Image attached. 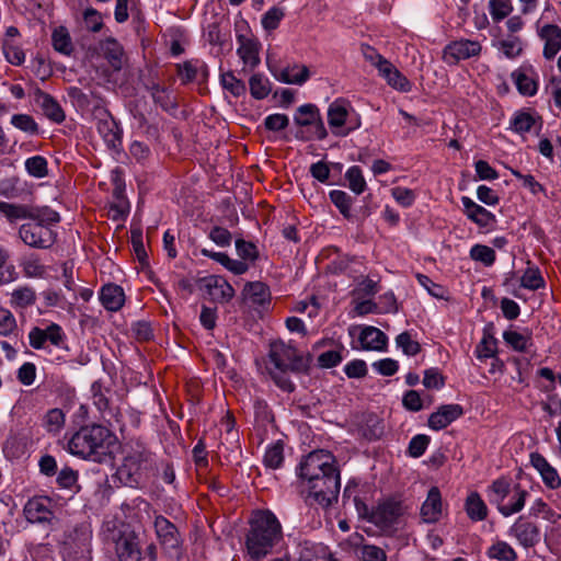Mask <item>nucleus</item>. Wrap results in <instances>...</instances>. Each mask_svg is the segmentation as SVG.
<instances>
[{
	"label": "nucleus",
	"mask_w": 561,
	"mask_h": 561,
	"mask_svg": "<svg viewBox=\"0 0 561 561\" xmlns=\"http://www.w3.org/2000/svg\"><path fill=\"white\" fill-rule=\"evenodd\" d=\"M119 447L116 434L100 424L80 427L68 442L70 454L100 463L112 460Z\"/></svg>",
	"instance_id": "1"
},
{
	"label": "nucleus",
	"mask_w": 561,
	"mask_h": 561,
	"mask_svg": "<svg viewBox=\"0 0 561 561\" xmlns=\"http://www.w3.org/2000/svg\"><path fill=\"white\" fill-rule=\"evenodd\" d=\"M249 526L244 545L252 559L265 558L283 538L282 525L271 511L253 512Z\"/></svg>",
	"instance_id": "2"
},
{
	"label": "nucleus",
	"mask_w": 561,
	"mask_h": 561,
	"mask_svg": "<svg viewBox=\"0 0 561 561\" xmlns=\"http://www.w3.org/2000/svg\"><path fill=\"white\" fill-rule=\"evenodd\" d=\"M486 495L490 503L507 517L524 508L528 492L519 484L512 485L508 478L501 477L488 486Z\"/></svg>",
	"instance_id": "3"
},
{
	"label": "nucleus",
	"mask_w": 561,
	"mask_h": 561,
	"mask_svg": "<svg viewBox=\"0 0 561 561\" xmlns=\"http://www.w3.org/2000/svg\"><path fill=\"white\" fill-rule=\"evenodd\" d=\"M59 220L60 216L57 211L45 209L38 217L23 224L19 229V236L30 247L48 249L56 241L57 234L53 226Z\"/></svg>",
	"instance_id": "4"
},
{
	"label": "nucleus",
	"mask_w": 561,
	"mask_h": 561,
	"mask_svg": "<svg viewBox=\"0 0 561 561\" xmlns=\"http://www.w3.org/2000/svg\"><path fill=\"white\" fill-rule=\"evenodd\" d=\"M340 472L333 454L324 449L309 453L297 468L299 484L324 478L331 473Z\"/></svg>",
	"instance_id": "5"
},
{
	"label": "nucleus",
	"mask_w": 561,
	"mask_h": 561,
	"mask_svg": "<svg viewBox=\"0 0 561 561\" xmlns=\"http://www.w3.org/2000/svg\"><path fill=\"white\" fill-rule=\"evenodd\" d=\"M328 124L336 136H347L362 126L360 115L345 98L335 99L328 107Z\"/></svg>",
	"instance_id": "6"
},
{
	"label": "nucleus",
	"mask_w": 561,
	"mask_h": 561,
	"mask_svg": "<svg viewBox=\"0 0 561 561\" xmlns=\"http://www.w3.org/2000/svg\"><path fill=\"white\" fill-rule=\"evenodd\" d=\"M300 488L307 502L327 507L337 500L341 488L340 472L300 484Z\"/></svg>",
	"instance_id": "7"
},
{
	"label": "nucleus",
	"mask_w": 561,
	"mask_h": 561,
	"mask_svg": "<svg viewBox=\"0 0 561 561\" xmlns=\"http://www.w3.org/2000/svg\"><path fill=\"white\" fill-rule=\"evenodd\" d=\"M510 78L522 96L533 98L539 91L540 76L536 67L529 61L522 62L511 72Z\"/></svg>",
	"instance_id": "8"
},
{
	"label": "nucleus",
	"mask_w": 561,
	"mask_h": 561,
	"mask_svg": "<svg viewBox=\"0 0 561 561\" xmlns=\"http://www.w3.org/2000/svg\"><path fill=\"white\" fill-rule=\"evenodd\" d=\"M294 122L297 126L307 127L312 131V135H301L300 138L304 140L312 138L321 140L328 135L319 110L313 104H304L299 106L294 115Z\"/></svg>",
	"instance_id": "9"
},
{
	"label": "nucleus",
	"mask_w": 561,
	"mask_h": 561,
	"mask_svg": "<svg viewBox=\"0 0 561 561\" xmlns=\"http://www.w3.org/2000/svg\"><path fill=\"white\" fill-rule=\"evenodd\" d=\"M348 333L353 337H357L358 346L355 350L385 352L388 346L387 335L376 327L358 325L352 327Z\"/></svg>",
	"instance_id": "10"
},
{
	"label": "nucleus",
	"mask_w": 561,
	"mask_h": 561,
	"mask_svg": "<svg viewBox=\"0 0 561 561\" xmlns=\"http://www.w3.org/2000/svg\"><path fill=\"white\" fill-rule=\"evenodd\" d=\"M270 359L282 373L298 370L302 366V357L298 351L282 341L271 344Z\"/></svg>",
	"instance_id": "11"
},
{
	"label": "nucleus",
	"mask_w": 561,
	"mask_h": 561,
	"mask_svg": "<svg viewBox=\"0 0 561 561\" xmlns=\"http://www.w3.org/2000/svg\"><path fill=\"white\" fill-rule=\"evenodd\" d=\"M481 50L480 42L461 38L446 45L443 50V59L448 65H456L461 60L479 56Z\"/></svg>",
	"instance_id": "12"
},
{
	"label": "nucleus",
	"mask_w": 561,
	"mask_h": 561,
	"mask_svg": "<svg viewBox=\"0 0 561 561\" xmlns=\"http://www.w3.org/2000/svg\"><path fill=\"white\" fill-rule=\"evenodd\" d=\"M461 204L466 217L470 221H472L477 227H479L482 231L490 232L495 229L497 225V219L493 213H491L483 206L477 204L469 196H462Z\"/></svg>",
	"instance_id": "13"
},
{
	"label": "nucleus",
	"mask_w": 561,
	"mask_h": 561,
	"mask_svg": "<svg viewBox=\"0 0 561 561\" xmlns=\"http://www.w3.org/2000/svg\"><path fill=\"white\" fill-rule=\"evenodd\" d=\"M404 510L400 502L388 500L379 503L370 513V522L383 530L392 528L399 523Z\"/></svg>",
	"instance_id": "14"
},
{
	"label": "nucleus",
	"mask_w": 561,
	"mask_h": 561,
	"mask_svg": "<svg viewBox=\"0 0 561 561\" xmlns=\"http://www.w3.org/2000/svg\"><path fill=\"white\" fill-rule=\"evenodd\" d=\"M529 463L541 478L543 485L549 490L561 488V476L549 460L538 451L530 453Z\"/></svg>",
	"instance_id": "15"
},
{
	"label": "nucleus",
	"mask_w": 561,
	"mask_h": 561,
	"mask_svg": "<svg viewBox=\"0 0 561 561\" xmlns=\"http://www.w3.org/2000/svg\"><path fill=\"white\" fill-rule=\"evenodd\" d=\"M268 70L278 82L286 84L302 85L310 78L309 68L301 64H293L285 67L268 65Z\"/></svg>",
	"instance_id": "16"
},
{
	"label": "nucleus",
	"mask_w": 561,
	"mask_h": 561,
	"mask_svg": "<svg viewBox=\"0 0 561 561\" xmlns=\"http://www.w3.org/2000/svg\"><path fill=\"white\" fill-rule=\"evenodd\" d=\"M237 55L242 60L243 66L249 69L257 67L261 61L260 42L251 34H239L237 36Z\"/></svg>",
	"instance_id": "17"
},
{
	"label": "nucleus",
	"mask_w": 561,
	"mask_h": 561,
	"mask_svg": "<svg viewBox=\"0 0 561 561\" xmlns=\"http://www.w3.org/2000/svg\"><path fill=\"white\" fill-rule=\"evenodd\" d=\"M462 414L463 409L460 404H443L438 407L436 411L431 413L427 420V426L433 431L444 430L458 420Z\"/></svg>",
	"instance_id": "18"
},
{
	"label": "nucleus",
	"mask_w": 561,
	"mask_h": 561,
	"mask_svg": "<svg viewBox=\"0 0 561 561\" xmlns=\"http://www.w3.org/2000/svg\"><path fill=\"white\" fill-rule=\"evenodd\" d=\"M145 462L146 455L142 450L137 449L126 453L117 473L121 478H126L128 483H137Z\"/></svg>",
	"instance_id": "19"
},
{
	"label": "nucleus",
	"mask_w": 561,
	"mask_h": 561,
	"mask_svg": "<svg viewBox=\"0 0 561 561\" xmlns=\"http://www.w3.org/2000/svg\"><path fill=\"white\" fill-rule=\"evenodd\" d=\"M115 552L119 561H139L138 538L134 531H124L115 539Z\"/></svg>",
	"instance_id": "20"
},
{
	"label": "nucleus",
	"mask_w": 561,
	"mask_h": 561,
	"mask_svg": "<svg viewBox=\"0 0 561 561\" xmlns=\"http://www.w3.org/2000/svg\"><path fill=\"white\" fill-rule=\"evenodd\" d=\"M538 36L543 42L542 55L550 60L561 50V28L556 24L538 26Z\"/></svg>",
	"instance_id": "21"
},
{
	"label": "nucleus",
	"mask_w": 561,
	"mask_h": 561,
	"mask_svg": "<svg viewBox=\"0 0 561 561\" xmlns=\"http://www.w3.org/2000/svg\"><path fill=\"white\" fill-rule=\"evenodd\" d=\"M204 287L214 301H229L234 296L233 287L219 275H210L203 279Z\"/></svg>",
	"instance_id": "22"
},
{
	"label": "nucleus",
	"mask_w": 561,
	"mask_h": 561,
	"mask_svg": "<svg viewBox=\"0 0 561 561\" xmlns=\"http://www.w3.org/2000/svg\"><path fill=\"white\" fill-rule=\"evenodd\" d=\"M443 515V499L437 486H432L421 506V517L425 523H436Z\"/></svg>",
	"instance_id": "23"
},
{
	"label": "nucleus",
	"mask_w": 561,
	"mask_h": 561,
	"mask_svg": "<svg viewBox=\"0 0 561 561\" xmlns=\"http://www.w3.org/2000/svg\"><path fill=\"white\" fill-rule=\"evenodd\" d=\"M154 529L160 543L165 549H178L180 545L176 527L165 517L157 516L154 519Z\"/></svg>",
	"instance_id": "24"
},
{
	"label": "nucleus",
	"mask_w": 561,
	"mask_h": 561,
	"mask_svg": "<svg viewBox=\"0 0 561 561\" xmlns=\"http://www.w3.org/2000/svg\"><path fill=\"white\" fill-rule=\"evenodd\" d=\"M244 299L254 307L265 309L271 302L270 288L262 282L248 283L243 289Z\"/></svg>",
	"instance_id": "25"
},
{
	"label": "nucleus",
	"mask_w": 561,
	"mask_h": 561,
	"mask_svg": "<svg viewBox=\"0 0 561 561\" xmlns=\"http://www.w3.org/2000/svg\"><path fill=\"white\" fill-rule=\"evenodd\" d=\"M539 121L540 117L533 111L518 110L510 118V129L519 136H524L531 131Z\"/></svg>",
	"instance_id": "26"
},
{
	"label": "nucleus",
	"mask_w": 561,
	"mask_h": 561,
	"mask_svg": "<svg viewBox=\"0 0 561 561\" xmlns=\"http://www.w3.org/2000/svg\"><path fill=\"white\" fill-rule=\"evenodd\" d=\"M100 300L106 310L118 311L125 302V294L121 286L106 284L101 288Z\"/></svg>",
	"instance_id": "27"
},
{
	"label": "nucleus",
	"mask_w": 561,
	"mask_h": 561,
	"mask_svg": "<svg viewBox=\"0 0 561 561\" xmlns=\"http://www.w3.org/2000/svg\"><path fill=\"white\" fill-rule=\"evenodd\" d=\"M364 538L359 534L351 536V542L354 546L355 554L362 558V561H386V553L382 549L364 545Z\"/></svg>",
	"instance_id": "28"
},
{
	"label": "nucleus",
	"mask_w": 561,
	"mask_h": 561,
	"mask_svg": "<svg viewBox=\"0 0 561 561\" xmlns=\"http://www.w3.org/2000/svg\"><path fill=\"white\" fill-rule=\"evenodd\" d=\"M385 66L386 68H382L379 75L392 89L400 92H410L412 90L410 80L391 61Z\"/></svg>",
	"instance_id": "29"
},
{
	"label": "nucleus",
	"mask_w": 561,
	"mask_h": 561,
	"mask_svg": "<svg viewBox=\"0 0 561 561\" xmlns=\"http://www.w3.org/2000/svg\"><path fill=\"white\" fill-rule=\"evenodd\" d=\"M24 514L31 523H41L47 520L50 516L48 501L45 497H33L27 501L24 507Z\"/></svg>",
	"instance_id": "30"
},
{
	"label": "nucleus",
	"mask_w": 561,
	"mask_h": 561,
	"mask_svg": "<svg viewBox=\"0 0 561 561\" xmlns=\"http://www.w3.org/2000/svg\"><path fill=\"white\" fill-rule=\"evenodd\" d=\"M465 511L468 517L473 522L484 520L488 516V506L481 495L476 491L467 495Z\"/></svg>",
	"instance_id": "31"
},
{
	"label": "nucleus",
	"mask_w": 561,
	"mask_h": 561,
	"mask_svg": "<svg viewBox=\"0 0 561 561\" xmlns=\"http://www.w3.org/2000/svg\"><path fill=\"white\" fill-rule=\"evenodd\" d=\"M507 59H516L524 51V42L522 37L508 35L493 44Z\"/></svg>",
	"instance_id": "32"
},
{
	"label": "nucleus",
	"mask_w": 561,
	"mask_h": 561,
	"mask_svg": "<svg viewBox=\"0 0 561 561\" xmlns=\"http://www.w3.org/2000/svg\"><path fill=\"white\" fill-rule=\"evenodd\" d=\"M101 51L114 70H119L123 66V48L117 41L113 38L105 39L101 44Z\"/></svg>",
	"instance_id": "33"
},
{
	"label": "nucleus",
	"mask_w": 561,
	"mask_h": 561,
	"mask_svg": "<svg viewBox=\"0 0 561 561\" xmlns=\"http://www.w3.org/2000/svg\"><path fill=\"white\" fill-rule=\"evenodd\" d=\"M250 93L255 100H264L272 91L270 79L262 73H254L249 79Z\"/></svg>",
	"instance_id": "34"
},
{
	"label": "nucleus",
	"mask_w": 561,
	"mask_h": 561,
	"mask_svg": "<svg viewBox=\"0 0 561 561\" xmlns=\"http://www.w3.org/2000/svg\"><path fill=\"white\" fill-rule=\"evenodd\" d=\"M284 462V444L282 440H276L266 447L263 463L266 468L278 469Z\"/></svg>",
	"instance_id": "35"
},
{
	"label": "nucleus",
	"mask_w": 561,
	"mask_h": 561,
	"mask_svg": "<svg viewBox=\"0 0 561 561\" xmlns=\"http://www.w3.org/2000/svg\"><path fill=\"white\" fill-rule=\"evenodd\" d=\"M474 354L478 359L485 360L497 354V340L489 332H484L481 341L476 346Z\"/></svg>",
	"instance_id": "36"
},
{
	"label": "nucleus",
	"mask_w": 561,
	"mask_h": 561,
	"mask_svg": "<svg viewBox=\"0 0 561 561\" xmlns=\"http://www.w3.org/2000/svg\"><path fill=\"white\" fill-rule=\"evenodd\" d=\"M66 414L58 408L50 409L43 417V426L48 433L58 434L65 426Z\"/></svg>",
	"instance_id": "37"
},
{
	"label": "nucleus",
	"mask_w": 561,
	"mask_h": 561,
	"mask_svg": "<svg viewBox=\"0 0 561 561\" xmlns=\"http://www.w3.org/2000/svg\"><path fill=\"white\" fill-rule=\"evenodd\" d=\"M36 295L32 287L22 286L11 293L10 304L14 308H26L35 302Z\"/></svg>",
	"instance_id": "38"
},
{
	"label": "nucleus",
	"mask_w": 561,
	"mask_h": 561,
	"mask_svg": "<svg viewBox=\"0 0 561 561\" xmlns=\"http://www.w3.org/2000/svg\"><path fill=\"white\" fill-rule=\"evenodd\" d=\"M345 179L348 182L350 190L356 195H360L366 191L367 183L358 165L348 168L345 173Z\"/></svg>",
	"instance_id": "39"
},
{
	"label": "nucleus",
	"mask_w": 561,
	"mask_h": 561,
	"mask_svg": "<svg viewBox=\"0 0 561 561\" xmlns=\"http://www.w3.org/2000/svg\"><path fill=\"white\" fill-rule=\"evenodd\" d=\"M42 108L44 114L55 123H61L65 119V113L58 102L49 94H42Z\"/></svg>",
	"instance_id": "40"
},
{
	"label": "nucleus",
	"mask_w": 561,
	"mask_h": 561,
	"mask_svg": "<svg viewBox=\"0 0 561 561\" xmlns=\"http://www.w3.org/2000/svg\"><path fill=\"white\" fill-rule=\"evenodd\" d=\"M25 276L31 278H43L47 274V267L36 255L25 257L21 263Z\"/></svg>",
	"instance_id": "41"
},
{
	"label": "nucleus",
	"mask_w": 561,
	"mask_h": 561,
	"mask_svg": "<svg viewBox=\"0 0 561 561\" xmlns=\"http://www.w3.org/2000/svg\"><path fill=\"white\" fill-rule=\"evenodd\" d=\"M346 352L344 345L340 344L335 350H329L318 356V366L321 368H333L340 365Z\"/></svg>",
	"instance_id": "42"
},
{
	"label": "nucleus",
	"mask_w": 561,
	"mask_h": 561,
	"mask_svg": "<svg viewBox=\"0 0 561 561\" xmlns=\"http://www.w3.org/2000/svg\"><path fill=\"white\" fill-rule=\"evenodd\" d=\"M26 172L36 179H43L48 174V162L43 156H33L25 160Z\"/></svg>",
	"instance_id": "43"
},
{
	"label": "nucleus",
	"mask_w": 561,
	"mask_h": 561,
	"mask_svg": "<svg viewBox=\"0 0 561 561\" xmlns=\"http://www.w3.org/2000/svg\"><path fill=\"white\" fill-rule=\"evenodd\" d=\"M470 257L476 262L482 263L484 266H491L496 260L495 251L484 244H474L470 249Z\"/></svg>",
	"instance_id": "44"
},
{
	"label": "nucleus",
	"mask_w": 561,
	"mask_h": 561,
	"mask_svg": "<svg viewBox=\"0 0 561 561\" xmlns=\"http://www.w3.org/2000/svg\"><path fill=\"white\" fill-rule=\"evenodd\" d=\"M2 53L7 61L13 66H21L25 61V53L14 41L3 39Z\"/></svg>",
	"instance_id": "45"
},
{
	"label": "nucleus",
	"mask_w": 561,
	"mask_h": 561,
	"mask_svg": "<svg viewBox=\"0 0 561 561\" xmlns=\"http://www.w3.org/2000/svg\"><path fill=\"white\" fill-rule=\"evenodd\" d=\"M490 559L497 561H514L516 553L514 549L505 541H497L488 549Z\"/></svg>",
	"instance_id": "46"
},
{
	"label": "nucleus",
	"mask_w": 561,
	"mask_h": 561,
	"mask_svg": "<svg viewBox=\"0 0 561 561\" xmlns=\"http://www.w3.org/2000/svg\"><path fill=\"white\" fill-rule=\"evenodd\" d=\"M328 558L327 548L322 543L305 541L302 551L298 561L325 560Z\"/></svg>",
	"instance_id": "47"
},
{
	"label": "nucleus",
	"mask_w": 561,
	"mask_h": 561,
	"mask_svg": "<svg viewBox=\"0 0 561 561\" xmlns=\"http://www.w3.org/2000/svg\"><path fill=\"white\" fill-rule=\"evenodd\" d=\"M520 285L530 290H537L545 287V279L537 267H527L520 277Z\"/></svg>",
	"instance_id": "48"
},
{
	"label": "nucleus",
	"mask_w": 561,
	"mask_h": 561,
	"mask_svg": "<svg viewBox=\"0 0 561 561\" xmlns=\"http://www.w3.org/2000/svg\"><path fill=\"white\" fill-rule=\"evenodd\" d=\"M53 46L54 48L62 54H70L72 50V43L70 35L66 27L60 26L54 30L53 35Z\"/></svg>",
	"instance_id": "49"
},
{
	"label": "nucleus",
	"mask_w": 561,
	"mask_h": 561,
	"mask_svg": "<svg viewBox=\"0 0 561 561\" xmlns=\"http://www.w3.org/2000/svg\"><path fill=\"white\" fill-rule=\"evenodd\" d=\"M419 284L434 298L448 299V290L440 284L433 282L427 275L417 274Z\"/></svg>",
	"instance_id": "50"
},
{
	"label": "nucleus",
	"mask_w": 561,
	"mask_h": 561,
	"mask_svg": "<svg viewBox=\"0 0 561 561\" xmlns=\"http://www.w3.org/2000/svg\"><path fill=\"white\" fill-rule=\"evenodd\" d=\"M513 11L511 0H489V12L494 22H501Z\"/></svg>",
	"instance_id": "51"
},
{
	"label": "nucleus",
	"mask_w": 561,
	"mask_h": 561,
	"mask_svg": "<svg viewBox=\"0 0 561 561\" xmlns=\"http://www.w3.org/2000/svg\"><path fill=\"white\" fill-rule=\"evenodd\" d=\"M331 202L335 205V207L340 210V213L345 217H351L352 209V198L351 196L340 190H333L329 194Z\"/></svg>",
	"instance_id": "52"
},
{
	"label": "nucleus",
	"mask_w": 561,
	"mask_h": 561,
	"mask_svg": "<svg viewBox=\"0 0 561 561\" xmlns=\"http://www.w3.org/2000/svg\"><path fill=\"white\" fill-rule=\"evenodd\" d=\"M220 83L222 88L229 91L233 96H241L245 93V84L231 71L225 72L220 76Z\"/></svg>",
	"instance_id": "53"
},
{
	"label": "nucleus",
	"mask_w": 561,
	"mask_h": 561,
	"mask_svg": "<svg viewBox=\"0 0 561 561\" xmlns=\"http://www.w3.org/2000/svg\"><path fill=\"white\" fill-rule=\"evenodd\" d=\"M397 347L407 356H415L421 351V345L409 332H402L396 337Z\"/></svg>",
	"instance_id": "54"
},
{
	"label": "nucleus",
	"mask_w": 561,
	"mask_h": 561,
	"mask_svg": "<svg viewBox=\"0 0 561 561\" xmlns=\"http://www.w3.org/2000/svg\"><path fill=\"white\" fill-rule=\"evenodd\" d=\"M503 340L505 343L517 352H524L529 345V336L514 330H506L503 332Z\"/></svg>",
	"instance_id": "55"
},
{
	"label": "nucleus",
	"mask_w": 561,
	"mask_h": 561,
	"mask_svg": "<svg viewBox=\"0 0 561 561\" xmlns=\"http://www.w3.org/2000/svg\"><path fill=\"white\" fill-rule=\"evenodd\" d=\"M98 130L108 146L115 148L121 144V136L114 122L104 121L99 123Z\"/></svg>",
	"instance_id": "56"
},
{
	"label": "nucleus",
	"mask_w": 561,
	"mask_h": 561,
	"mask_svg": "<svg viewBox=\"0 0 561 561\" xmlns=\"http://www.w3.org/2000/svg\"><path fill=\"white\" fill-rule=\"evenodd\" d=\"M11 124L27 134L34 135L38 133V125L28 114H14L11 117Z\"/></svg>",
	"instance_id": "57"
},
{
	"label": "nucleus",
	"mask_w": 561,
	"mask_h": 561,
	"mask_svg": "<svg viewBox=\"0 0 561 561\" xmlns=\"http://www.w3.org/2000/svg\"><path fill=\"white\" fill-rule=\"evenodd\" d=\"M285 16L284 10L278 7L268 9L262 16V26L264 30L271 32L278 27L280 21Z\"/></svg>",
	"instance_id": "58"
},
{
	"label": "nucleus",
	"mask_w": 561,
	"mask_h": 561,
	"mask_svg": "<svg viewBox=\"0 0 561 561\" xmlns=\"http://www.w3.org/2000/svg\"><path fill=\"white\" fill-rule=\"evenodd\" d=\"M476 179L479 181H495L499 172L485 160H477L473 163Z\"/></svg>",
	"instance_id": "59"
},
{
	"label": "nucleus",
	"mask_w": 561,
	"mask_h": 561,
	"mask_svg": "<svg viewBox=\"0 0 561 561\" xmlns=\"http://www.w3.org/2000/svg\"><path fill=\"white\" fill-rule=\"evenodd\" d=\"M431 439L427 435L417 434L409 443L408 453L413 458H419L426 451Z\"/></svg>",
	"instance_id": "60"
},
{
	"label": "nucleus",
	"mask_w": 561,
	"mask_h": 561,
	"mask_svg": "<svg viewBox=\"0 0 561 561\" xmlns=\"http://www.w3.org/2000/svg\"><path fill=\"white\" fill-rule=\"evenodd\" d=\"M391 196L402 207H410L416 199V194L413 190L402 186H397L391 190Z\"/></svg>",
	"instance_id": "61"
},
{
	"label": "nucleus",
	"mask_w": 561,
	"mask_h": 561,
	"mask_svg": "<svg viewBox=\"0 0 561 561\" xmlns=\"http://www.w3.org/2000/svg\"><path fill=\"white\" fill-rule=\"evenodd\" d=\"M374 370L385 377H391L399 370V363L393 358H382L373 363Z\"/></svg>",
	"instance_id": "62"
},
{
	"label": "nucleus",
	"mask_w": 561,
	"mask_h": 561,
	"mask_svg": "<svg viewBox=\"0 0 561 561\" xmlns=\"http://www.w3.org/2000/svg\"><path fill=\"white\" fill-rule=\"evenodd\" d=\"M423 385L427 389L439 390L445 386V378L437 368H430L424 371Z\"/></svg>",
	"instance_id": "63"
},
{
	"label": "nucleus",
	"mask_w": 561,
	"mask_h": 561,
	"mask_svg": "<svg viewBox=\"0 0 561 561\" xmlns=\"http://www.w3.org/2000/svg\"><path fill=\"white\" fill-rule=\"evenodd\" d=\"M289 125V118L286 114L274 113L270 114L264 118V126L271 131H280L287 128Z\"/></svg>",
	"instance_id": "64"
}]
</instances>
